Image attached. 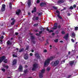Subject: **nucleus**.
Segmentation results:
<instances>
[{
	"instance_id": "1",
	"label": "nucleus",
	"mask_w": 78,
	"mask_h": 78,
	"mask_svg": "<svg viewBox=\"0 0 78 78\" xmlns=\"http://www.w3.org/2000/svg\"><path fill=\"white\" fill-rule=\"evenodd\" d=\"M5 56H2L0 57V64H1L3 61L5 63H7L8 62V60L6 59H5Z\"/></svg>"
},
{
	"instance_id": "2",
	"label": "nucleus",
	"mask_w": 78,
	"mask_h": 78,
	"mask_svg": "<svg viewBox=\"0 0 78 78\" xmlns=\"http://www.w3.org/2000/svg\"><path fill=\"white\" fill-rule=\"evenodd\" d=\"M59 63V61L58 60H57L55 61H53L51 63V65L53 67H55L58 65Z\"/></svg>"
},
{
	"instance_id": "3",
	"label": "nucleus",
	"mask_w": 78,
	"mask_h": 78,
	"mask_svg": "<svg viewBox=\"0 0 78 78\" xmlns=\"http://www.w3.org/2000/svg\"><path fill=\"white\" fill-rule=\"evenodd\" d=\"M50 64V61L48 59L45 60V62L44 63V66H48Z\"/></svg>"
},
{
	"instance_id": "4",
	"label": "nucleus",
	"mask_w": 78,
	"mask_h": 78,
	"mask_svg": "<svg viewBox=\"0 0 78 78\" xmlns=\"http://www.w3.org/2000/svg\"><path fill=\"white\" fill-rule=\"evenodd\" d=\"M57 28H58V23H56L54 25V27H52L51 29L52 30H56Z\"/></svg>"
},
{
	"instance_id": "5",
	"label": "nucleus",
	"mask_w": 78,
	"mask_h": 78,
	"mask_svg": "<svg viewBox=\"0 0 78 78\" xmlns=\"http://www.w3.org/2000/svg\"><path fill=\"white\" fill-rule=\"evenodd\" d=\"M18 70L19 72H22L23 71V67H22V66L20 65L19 66V68H18Z\"/></svg>"
},
{
	"instance_id": "6",
	"label": "nucleus",
	"mask_w": 78,
	"mask_h": 78,
	"mask_svg": "<svg viewBox=\"0 0 78 78\" xmlns=\"http://www.w3.org/2000/svg\"><path fill=\"white\" fill-rule=\"evenodd\" d=\"M35 58H36L37 59H41V56L39 55V54L38 53H36L35 54Z\"/></svg>"
},
{
	"instance_id": "7",
	"label": "nucleus",
	"mask_w": 78,
	"mask_h": 78,
	"mask_svg": "<svg viewBox=\"0 0 78 78\" xmlns=\"http://www.w3.org/2000/svg\"><path fill=\"white\" fill-rule=\"evenodd\" d=\"M28 55L27 54H24V55L23 56V58L24 59H26V60L28 59Z\"/></svg>"
},
{
	"instance_id": "8",
	"label": "nucleus",
	"mask_w": 78,
	"mask_h": 78,
	"mask_svg": "<svg viewBox=\"0 0 78 78\" xmlns=\"http://www.w3.org/2000/svg\"><path fill=\"white\" fill-rule=\"evenodd\" d=\"M69 36V34L67 33L63 37V38H64L66 41H67V39H68Z\"/></svg>"
},
{
	"instance_id": "9",
	"label": "nucleus",
	"mask_w": 78,
	"mask_h": 78,
	"mask_svg": "<svg viewBox=\"0 0 78 78\" xmlns=\"http://www.w3.org/2000/svg\"><path fill=\"white\" fill-rule=\"evenodd\" d=\"M33 20L35 21V20H36V21H37L39 20V17L37 16L36 17V16H34L32 18Z\"/></svg>"
},
{
	"instance_id": "10",
	"label": "nucleus",
	"mask_w": 78,
	"mask_h": 78,
	"mask_svg": "<svg viewBox=\"0 0 78 78\" xmlns=\"http://www.w3.org/2000/svg\"><path fill=\"white\" fill-rule=\"evenodd\" d=\"M17 64V60L15 59L12 62V66H15Z\"/></svg>"
},
{
	"instance_id": "11",
	"label": "nucleus",
	"mask_w": 78,
	"mask_h": 78,
	"mask_svg": "<svg viewBox=\"0 0 78 78\" xmlns=\"http://www.w3.org/2000/svg\"><path fill=\"white\" fill-rule=\"evenodd\" d=\"M75 62V60H73V61H70L69 62V64L71 66H73V65L74 64V63Z\"/></svg>"
},
{
	"instance_id": "12",
	"label": "nucleus",
	"mask_w": 78,
	"mask_h": 78,
	"mask_svg": "<svg viewBox=\"0 0 78 78\" xmlns=\"http://www.w3.org/2000/svg\"><path fill=\"white\" fill-rule=\"evenodd\" d=\"M20 12H21V10L20 9H18L16 12V14L17 16H19V14H20Z\"/></svg>"
},
{
	"instance_id": "13",
	"label": "nucleus",
	"mask_w": 78,
	"mask_h": 78,
	"mask_svg": "<svg viewBox=\"0 0 78 78\" xmlns=\"http://www.w3.org/2000/svg\"><path fill=\"white\" fill-rule=\"evenodd\" d=\"M64 2V1L63 0H59L57 2L58 4H61Z\"/></svg>"
},
{
	"instance_id": "14",
	"label": "nucleus",
	"mask_w": 78,
	"mask_h": 78,
	"mask_svg": "<svg viewBox=\"0 0 78 78\" xmlns=\"http://www.w3.org/2000/svg\"><path fill=\"white\" fill-rule=\"evenodd\" d=\"M45 5H46V3H45L41 2L40 4V6L41 7H43V6H44Z\"/></svg>"
},
{
	"instance_id": "15",
	"label": "nucleus",
	"mask_w": 78,
	"mask_h": 78,
	"mask_svg": "<svg viewBox=\"0 0 78 78\" xmlns=\"http://www.w3.org/2000/svg\"><path fill=\"white\" fill-rule=\"evenodd\" d=\"M33 67L37 69L38 67V65L37 63H35L33 65Z\"/></svg>"
},
{
	"instance_id": "16",
	"label": "nucleus",
	"mask_w": 78,
	"mask_h": 78,
	"mask_svg": "<svg viewBox=\"0 0 78 78\" xmlns=\"http://www.w3.org/2000/svg\"><path fill=\"white\" fill-rule=\"evenodd\" d=\"M36 12V7H34V10H32V13H34V12Z\"/></svg>"
},
{
	"instance_id": "17",
	"label": "nucleus",
	"mask_w": 78,
	"mask_h": 78,
	"mask_svg": "<svg viewBox=\"0 0 78 78\" xmlns=\"http://www.w3.org/2000/svg\"><path fill=\"white\" fill-rule=\"evenodd\" d=\"M24 51V49L23 48H22L20 49L18 51L19 52V53H21L23 51Z\"/></svg>"
},
{
	"instance_id": "18",
	"label": "nucleus",
	"mask_w": 78,
	"mask_h": 78,
	"mask_svg": "<svg viewBox=\"0 0 78 78\" xmlns=\"http://www.w3.org/2000/svg\"><path fill=\"white\" fill-rule=\"evenodd\" d=\"M28 6H29V8L30 7V6H31V2L30 1H28V3H27Z\"/></svg>"
},
{
	"instance_id": "19",
	"label": "nucleus",
	"mask_w": 78,
	"mask_h": 78,
	"mask_svg": "<svg viewBox=\"0 0 78 78\" xmlns=\"http://www.w3.org/2000/svg\"><path fill=\"white\" fill-rule=\"evenodd\" d=\"M39 76L40 78H43V74L42 73H40Z\"/></svg>"
},
{
	"instance_id": "20",
	"label": "nucleus",
	"mask_w": 78,
	"mask_h": 78,
	"mask_svg": "<svg viewBox=\"0 0 78 78\" xmlns=\"http://www.w3.org/2000/svg\"><path fill=\"white\" fill-rule=\"evenodd\" d=\"M40 30H41V31H42V30L44 31V30H45V29H44V28L42 27H41L40 28Z\"/></svg>"
},
{
	"instance_id": "21",
	"label": "nucleus",
	"mask_w": 78,
	"mask_h": 78,
	"mask_svg": "<svg viewBox=\"0 0 78 78\" xmlns=\"http://www.w3.org/2000/svg\"><path fill=\"white\" fill-rule=\"evenodd\" d=\"M16 22V20H14L12 23H11V25L12 26L14 25V23Z\"/></svg>"
},
{
	"instance_id": "22",
	"label": "nucleus",
	"mask_w": 78,
	"mask_h": 78,
	"mask_svg": "<svg viewBox=\"0 0 78 78\" xmlns=\"http://www.w3.org/2000/svg\"><path fill=\"white\" fill-rule=\"evenodd\" d=\"M7 44L8 45H11V44H12V43L10 42V41L8 40L7 41Z\"/></svg>"
},
{
	"instance_id": "23",
	"label": "nucleus",
	"mask_w": 78,
	"mask_h": 78,
	"mask_svg": "<svg viewBox=\"0 0 78 78\" xmlns=\"http://www.w3.org/2000/svg\"><path fill=\"white\" fill-rule=\"evenodd\" d=\"M53 57L52 56H51L49 58H48V60H49V61H51V60H53Z\"/></svg>"
},
{
	"instance_id": "24",
	"label": "nucleus",
	"mask_w": 78,
	"mask_h": 78,
	"mask_svg": "<svg viewBox=\"0 0 78 78\" xmlns=\"http://www.w3.org/2000/svg\"><path fill=\"white\" fill-rule=\"evenodd\" d=\"M72 36L74 38V37H75V33H72Z\"/></svg>"
},
{
	"instance_id": "25",
	"label": "nucleus",
	"mask_w": 78,
	"mask_h": 78,
	"mask_svg": "<svg viewBox=\"0 0 78 78\" xmlns=\"http://www.w3.org/2000/svg\"><path fill=\"white\" fill-rule=\"evenodd\" d=\"M45 69H42L41 71V73H42L43 74V73H45Z\"/></svg>"
},
{
	"instance_id": "26",
	"label": "nucleus",
	"mask_w": 78,
	"mask_h": 78,
	"mask_svg": "<svg viewBox=\"0 0 78 78\" xmlns=\"http://www.w3.org/2000/svg\"><path fill=\"white\" fill-rule=\"evenodd\" d=\"M60 15L59 14H57V17H58V18H59V19H62V17H61V16H60L59 15Z\"/></svg>"
},
{
	"instance_id": "27",
	"label": "nucleus",
	"mask_w": 78,
	"mask_h": 78,
	"mask_svg": "<svg viewBox=\"0 0 78 78\" xmlns=\"http://www.w3.org/2000/svg\"><path fill=\"white\" fill-rule=\"evenodd\" d=\"M12 56L13 58H17V55H15L14 54H13L12 55Z\"/></svg>"
},
{
	"instance_id": "28",
	"label": "nucleus",
	"mask_w": 78,
	"mask_h": 78,
	"mask_svg": "<svg viewBox=\"0 0 78 78\" xmlns=\"http://www.w3.org/2000/svg\"><path fill=\"white\" fill-rule=\"evenodd\" d=\"M5 8H2L1 9V11L2 12H3V11H5Z\"/></svg>"
},
{
	"instance_id": "29",
	"label": "nucleus",
	"mask_w": 78,
	"mask_h": 78,
	"mask_svg": "<svg viewBox=\"0 0 78 78\" xmlns=\"http://www.w3.org/2000/svg\"><path fill=\"white\" fill-rule=\"evenodd\" d=\"M50 67H48V68H47V69H46L47 71H50Z\"/></svg>"
},
{
	"instance_id": "30",
	"label": "nucleus",
	"mask_w": 78,
	"mask_h": 78,
	"mask_svg": "<svg viewBox=\"0 0 78 78\" xmlns=\"http://www.w3.org/2000/svg\"><path fill=\"white\" fill-rule=\"evenodd\" d=\"M56 12L58 14H59V15H60V12H59V11H58V10L56 11Z\"/></svg>"
},
{
	"instance_id": "31",
	"label": "nucleus",
	"mask_w": 78,
	"mask_h": 78,
	"mask_svg": "<svg viewBox=\"0 0 78 78\" xmlns=\"http://www.w3.org/2000/svg\"><path fill=\"white\" fill-rule=\"evenodd\" d=\"M53 9H55V10H56V9H58V8H57L56 7H55V6H53Z\"/></svg>"
},
{
	"instance_id": "32",
	"label": "nucleus",
	"mask_w": 78,
	"mask_h": 78,
	"mask_svg": "<svg viewBox=\"0 0 78 78\" xmlns=\"http://www.w3.org/2000/svg\"><path fill=\"white\" fill-rule=\"evenodd\" d=\"M48 40L46 41V43L44 44L46 46L47 45V44H48Z\"/></svg>"
},
{
	"instance_id": "33",
	"label": "nucleus",
	"mask_w": 78,
	"mask_h": 78,
	"mask_svg": "<svg viewBox=\"0 0 78 78\" xmlns=\"http://www.w3.org/2000/svg\"><path fill=\"white\" fill-rule=\"evenodd\" d=\"M74 30L75 31H77V30H78V27H75Z\"/></svg>"
},
{
	"instance_id": "34",
	"label": "nucleus",
	"mask_w": 78,
	"mask_h": 78,
	"mask_svg": "<svg viewBox=\"0 0 78 78\" xmlns=\"http://www.w3.org/2000/svg\"><path fill=\"white\" fill-rule=\"evenodd\" d=\"M5 6H6V5L5 4H3L2 5V8H5Z\"/></svg>"
},
{
	"instance_id": "35",
	"label": "nucleus",
	"mask_w": 78,
	"mask_h": 78,
	"mask_svg": "<svg viewBox=\"0 0 78 78\" xmlns=\"http://www.w3.org/2000/svg\"><path fill=\"white\" fill-rule=\"evenodd\" d=\"M58 41V39H56L54 40V42H56V43H57Z\"/></svg>"
},
{
	"instance_id": "36",
	"label": "nucleus",
	"mask_w": 78,
	"mask_h": 78,
	"mask_svg": "<svg viewBox=\"0 0 78 78\" xmlns=\"http://www.w3.org/2000/svg\"><path fill=\"white\" fill-rule=\"evenodd\" d=\"M30 47L29 46H27L26 47V50H28V49H29V48Z\"/></svg>"
},
{
	"instance_id": "37",
	"label": "nucleus",
	"mask_w": 78,
	"mask_h": 78,
	"mask_svg": "<svg viewBox=\"0 0 78 78\" xmlns=\"http://www.w3.org/2000/svg\"><path fill=\"white\" fill-rule=\"evenodd\" d=\"M36 68H35V67H33L32 69V70L33 71H34L35 70H36Z\"/></svg>"
},
{
	"instance_id": "38",
	"label": "nucleus",
	"mask_w": 78,
	"mask_h": 78,
	"mask_svg": "<svg viewBox=\"0 0 78 78\" xmlns=\"http://www.w3.org/2000/svg\"><path fill=\"white\" fill-rule=\"evenodd\" d=\"M61 33L62 34H66V33H65V32L64 31H62Z\"/></svg>"
},
{
	"instance_id": "39",
	"label": "nucleus",
	"mask_w": 78,
	"mask_h": 78,
	"mask_svg": "<svg viewBox=\"0 0 78 78\" xmlns=\"http://www.w3.org/2000/svg\"><path fill=\"white\" fill-rule=\"evenodd\" d=\"M36 3L37 4L40 3V0H37Z\"/></svg>"
},
{
	"instance_id": "40",
	"label": "nucleus",
	"mask_w": 78,
	"mask_h": 78,
	"mask_svg": "<svg viewBox=\"0 0 78 78\" xmlns=\"http://www.w3.org/2000/svg\"><path fill=\"white\" fill-rule=\"evenodd\" d=\"M24 72V73H25V74H27V73L28 72V71L27 70V69H26V70H25Z\"/></svg>"
},
{
	"instance_id": "41",
	"label": "nucleus",
	"mask_w": 78,
	"mask_h": 78,
	"mask_svg": "<svg viewBox=\"0 0 78 78\" xmlns=\"http://www.w3.org/2000/svg\"><path fill=\"white\" fill-rule=\"evenodd\" d=\"M1 70L2 71H3L4 72H5V69L4 68H2L1 69Z\"/></svg>"
},
{
	"instance_id": "42",
	"label": "nucleus",
	"mask_w": 78,
	"mask_h": 78,
	"mask_svg": "<svg viewBox=\"0 0 78 78\" xmlns=\"http://www.w3.org/2000/svg\"><path fill=\"white\" fill-rule=\"evenodd\" d=\"M36 35L37 36H41V35L38 33L36 34Z\"/></svg>"
},
{
	"instance_id": "43",
	"label": "nucleus",
	"mask_w": 78,
	"mask_h": 78,
	"mask_svg": "<svg viewBox=\"0 0 78 78\" xmlns=\"http://www.w3.org/2000/svg\"><path fill=\"white\" fill-rule=\"evenodd\" d=\"M5 68H6V69H8L9 68V66H8V65H7L5 66Z\"/></svg>"
},
{
	"instance_id": "44",
	"label": "nucleus",
	"mask_w": 78,
	"mask_h": 78,
	"mask_svg": "<svg viewBox=\"0 0 78 78\" xmlns=\"http://www.w3.org/2000/svg\"><path fill=\"white\" fill-rule=\"evenodd\" d=\"M69 9H73V7L72 6H71L69 8Z\"/></svg>"
},
{
	"instance_id": "45",
	"label": "nucleus",
	"mask_w": 78,
	"mask_h": 78,
	"mask_svg": "<svg viewBox=\"0 0 78 78\" xmlns=\"http://www.w3.org/2000/svg\"><path fill=\"white\" fill-rule=\"evenodd\" d=\"M33 25L34 27H37L38 25V23L34 24Z\"/></svg>"
},
{
	"instance_id": "46",
	"label": "nucleus",
	"mask_w": 78,
	"mask_h": 78,
	"mask_svg": "<svg viewBox=\"0 0 78 78\" xmlns=\"http://www.w3.org/2000/svg\"><path fill=\"white\" fill-rule=\"evenodd\" d=\"M31 39H35V38L33 36H31Z\"/></svg>"
},
{
	"instance_id": "47",
	"label": "nucleus",
	"mask_w": 78,
	"mask_h": 78,
	"mask_svg": "<svg viewBox=\"0 0 78 78\" xmlns=\"http://www.w3.org/2000/svg\"><path fill=\"white\" fill-rule=\"evenodd\" d=\"M42 14V12H40V13H38V16H40Z\"/></svg>"
},
{
	"instance_id": "48",
	"label": "nucleus",
	"mask_w": 78,
	"mask_h": 78,
	"mask_svg": "<svg viewBox=\"0 0 78 78\" xmlns=\"http://www.w3.org/2000/svg\"><path fill=\"white\" fill-rule=\"evenodd\" d=\"M53 31L52 30H51L49 31V33H53Z\"/></svg>"
},
{
	"instance_id": "49",
	"label": "nucleus",
	"mask_w": 78,
	"mask_h": 78,
	"mask_svg": "<svg viewBox=\"0 0 78 78\" xmlns=\"http://www.w3.org/2000/svg\"><path fill=\"white\" fill-rule=\"evenodd\" d=\"M55 33L56 34H59V31L58 30H56L55 31Z\"/></svg>"
},
{
	"instance_id": "50",
	"label": "nucleus",
	"mask_w": 78,
	"mask_h": 78,
	"mask_svg": "<svg viewBox=\"0 0 78 78\" xmlns=\"http://www.w3.org/2000/svg\"><path fill=\"white\" fill-rule=\"evenodd\" d=\"M3 38H4V36H2L1 37H0V39H3Z\"/></svg>"
},
{
	"instance_id": "51",
	"label": "nucleus",
	"mask_w": 78,
	"mask_h": 78,
	"mask_svg": "<svg viewBox=\"0 0 78 78\" xmlns=\"http://www.w3.org/2000/svg\"><path fill=\"white\" fill-rule=\"evenodd\" d=\"M32 42H33L34 44H36V41H32Z\"/></svg>"
},
{
	"instance_id": "52",
	"label": "nucleus",
	"mask_w": 78,
	"mask_h": 78,
	"mask_svg": "<svg viewBox=\"0 0 78 78\" xmlns=\"http://www.w3.org/2000/svg\"><path fill=\"white\" fill-rule=\"evenodd\" d=\"M46 30H47V31H48V32H49V31H50V30L49 29L48 27H47Z\"/></svg>"
},
{
	"instance_id": "53",
	"label": "nucleus",
	"mask_w": 78,
	"mask_h": 78,
	"mask_svg": "<svg viewBox=\"0 0 78 78\" xmlns=\"http://www.w3.org/2000/svg\"><path fill=\"white\" fill-rule=\"evenodd\" d=\"M44 53L47 52V50H46V49H45L44 51Z\"/></svg>"
},
{
	"instance_id": "54",
	"label": "nucleus",
	"mask_w": 78,
	"mask_h": 78,
	"mask_svg": "<svg viewBox=\"0 0 78 78\" xmlns=\"http://www.w3.org/2000/svg\"><path fill=\"white\" fill-rule=\"evenodd\" d=\"M42 33V31H40L39 32V34L41 35V34Z\"/></svg>"
},
{
	"instance_id": "55",
	"label": "nucleus",
	"mask_w": 78,
	"mask_h": 78,
	"mask_svg": "<svg viewBox=\"0 0 78 78\" xmlns=\"http://www.w3.org/2000/svg\"><path fill=\"white\" fill-rule=\"evenodd\" d=\"M73 8H75L76 7V5L74 4L73 5Z\"/></svg>"
},
{
	"instance_id": "56",
	"label": "nucleus",
	"mask_w": 78,
	"mask_h": 78,
	"mask_svg": "<svg viewBox=\"0 0 78 78\" xmlns=\"http://www.w3.org/2000/svg\"><path fill=\"white\" fill-rule=\"evenodd\" d=\"M71 76H72V75H69L67 77V78H70Z\"/></svg>"
},
{
	"instance_id": "57",
	"label": "nucleus",
	"mask_w": 78,
	"mask_h": 78,
	"mask_svg": "<svg viewBox=\"0 0 78 78\" xmlns=\"http://www.w3.org/2000/svg\"><path fill=\"white\" fill-rule=\"evenodd\" d=\"M9 8L10 9H12V5L9 6Z\"/></svg>"
},
{
	"instance_id": "58",
	"label": "nucleus",
	"mask_w": 78,
	"mask_h": 78,
	"mask_svg": "<svg viewBox=\"0 0 78 78\" xmlns=\"http://www.w3.org/2000/svg\"><path fill=\"white\" fill-rule=\"evenodd\" d=\"M15 34L16 35H18V34H19V33L16 32Z\"/></svg>"
},
{
	"instance_id": "59",
	"label": "nucleus",
	"mask_w": 78,
	"mask_h": 78,
	"mask_svg": "<svg viewBox=\"0 0 78 78\" xmlns=\"http://www.w3.org/2000/svg\"><path fill=\"white\" fill-rule=\"evenodd\" d=\"M71 41L73 42H75V41L73 39H71Z\"/></svg>"
},
{
	"instance_id": "60",
	"label": "nucleus",
	"mask_w": 78,
	"mask_h": 78,
	"mask_svg": "<svg viewBox=\"0 0 78 78\" xmlns=\"http://www.w3.org/2000/svg\"><path fill=\"white\" fill-rule=\"evenodd\" d=\"M30 56H33V53H30Z\"/></svg>"
},
{
	"instance_id": "61",
	"label": "nucleus",
	"mask_w": 78,
	"mask_h": 78,
	"mask_svg": "<svg viewBox=\"0 0 78 78\" xmlns=\"http://www.w3.org/2000/svg\"><path fill=\"white\" fill-rule=\"evenodd\" d=\"M58 28H61V25H59L58 26Z\"/></svg>"
},
{
	"instance_id": "62",
	"label": "nucleus",
	"mask_w": 78,
	"mask_h": 78,
	"mask_svg": "<svg viewBox=\"0 0 78 78\" xmlns=\"http://www.w3.org/2000/svg\"><path fill=\"white\" fill-rule=\"evenodd\" d=\"M67 14H68V16H70V13H67Z\"/></svg>"
},
{
	"instance_id": "63",
	"label": "nucleus",
	"mask_w": 78,
	"mask_h": 78,
	"mask_svg": "<svg viewBox=\"0 0 78 78\" xmlns=\"http://www.w3.org/2000/svg\"><path fill=\"white\" fill-rule=\"evenodd\" d=\"M52 36H54V35H55V33H52Z\"/></svg>"
},
{
	"instance_id": "64",
	"label": "nucleus",
	"mask_w": 78,
	"mask_h": 78,
	"mask_svg": "<svg viewBox=\"0 0 78 78\" xmlns=\"http://www.w3.org/2000/svg\"><path fill=\"white\" fill-rule=\"evenodd\" d=\"M62 62H65V60H63V61Z\"/></svg>"
}]
</instances>
